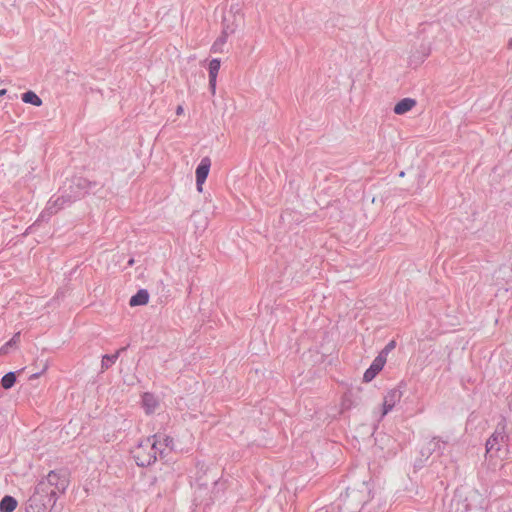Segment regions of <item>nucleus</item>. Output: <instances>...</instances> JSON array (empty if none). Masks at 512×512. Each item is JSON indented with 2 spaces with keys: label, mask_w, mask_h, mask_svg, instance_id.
<instances>
[{
  "label": "nucleus",
  "mask_w": 512,
  "mask_h": 512,
  "mask_svg": "<svg viewBox=\"0 0 512 512\" xmlns=\"http://www.w3.org/2000/svg\"><path fill=\"white\" fill-rule=\"evenodd\" d=\"M211 168V160L209 157H204L201 159L199 165L196 168L195 176H196V186L197 191L201 193L203 191V185L209 175Z\"/></svg>",
  "instance_id": "obj_4"
},
{
  "label": "nucleus",
  "mask_w": 512,
  "mask_h": 512,
  "mask_svg": "<svg viewBox=\"0 0 512 512\" xmlns=\"http://www.w3.org/2000/svg\"><path fill=\"white\" fill-rule=\"evenodd\" d=\"M141 406L147 415H151L160 408V401L154 394L145 392L141 396Z\"/></svg>",
  "instance_id": "obj_5"
},
{
  "label": "nucleus",
  "mask_w": 512,
  "mask_h": 512,
  "mask_svg": "<svg viewBox=\"0 0 512 512\" xmlns=\"http://www.w3.org/2000/svg\"><path fill=\"white\" fill-rule=\"evenodd\" d=\"M58 478H59V477H58V475H57L55 472H50V473L48 474V481H49L50 483H53V481H54V480H57Z\"/></svg>",
  "instance_id": "obj_17"
},
{
  "label": "nucleus",
  "mask_w": 512,
  "mask_h": 512,
  "mask_svg": "<svg viewBox=\"0 0 512 512\" xmlns=\"http://www.w3.org/2000/svg\"><path fill=\"white\" fill-rule=\"evenodd\" d=\"M386 364V353H379L375 357L370 367L363 374V382H371L382 371Z\"/></svg>",
  "instance_id": "obj_3"
},
{
  "label": "nucleus",
  "mask_w": 512,
  "mask_h": 512,
  "mask_svg": "<svg viewBox=\"0 0 512 512\" xmlns=\"http://www.w3.org/2000/svg\"><path fill=\"white\" fill-rule=\"evenodd\" d=\"M16 382V375L14 372L5 374L1 379V385L4 389H10Z\"/></svg>",
  "instance_id": "obj_13"
},
{
  "label": "nucleus",
  "mask_w": 512,
  "mask_h": 512,
  "mask_svg": "<svg viewBox=\"0 0 512 512\" xmlns=\"http://www.w3.org/2000/svg\"><path fill=\"white\" fill-rule=\"evenodd\" d=\"M244 24V15L240 12L229 11L223 18V31L221 37L213 44V49L225 44L229 35L234 34Z\"/></svg>",
  "instance_id": "obj_2"
},
{
  "label": "nucleus",
  "mask_w": 512,
  "mask_h": 512,
  "mask_svg": "<svg viewBox=\"0 0 512 512\" xmlns=\"http://www.w3.org/2000/svg\"><path fill=\"white\" fill-rule=\"evenodd\" d=\"M6 94V89L0 90V97L4 96Z\"/></svg>",
  "instance_id": "obj_20"
},
{
  "label": "nucleus",
  "mask_w": 512,
  "mask_h": 512,
  "mask_svg": "<svg viewBox=\"0 0 512 512\" xmlns=\"http://www.w3.org/2000/svg\"><path fill=\"white\" fill-rule=\"evenodd\" d=\"M149 301V294L146 290H139L135 295H133L129 300V305L131 307L145 305Z\"/></svg>",
  "instance_id": "obj_8"
},
{
  "label": "nucleus",
  "mask_w": 512,
  "mask_h": 512,
  "mask_svg": "<svg viewBox=\"0 0 512 512\" xmlns=\"http://www.w3.org/2000/svg\"><path fill=\"white\" fill-rule=\"evenodd\" d=\"M66 486H67V484H66V480H62V483H61V490H60V491H61V492H64V491H65V489H66Z\"/></svg>",
  "instance_id": "obj_19"
},
{
  "label": "nucleus",
  "mask_w": 512,
  "mask_h": 512,
  "mask_svg": "<svg viewBox=\"0 0 512 512\" xmlns=\"http://www.w3.org/2000/svg\"><path fill=\"white\" fill-rule=\"evenodd\" d=\"M173 439L168 436L153 434L141 438L131 449L135 463L140 467H148L157 461L164 448L172 444Z\"/></svg>",
  "instance_id": "obj_1"
},
{
  "label": "nucleus",
  "mask_w": 512,
  "mask_h": 512,
  "mask_svg": "<svg viewBox=\"0 0 512 512\" xmlns=\"http://www.w3.org/2000/svg\"><path fill=\"white\" fill-rule=\"evenodd\" d=\"M17 501L12 496H5L0 502L1 512H13L17 507Z\"/></svg>",
  "instance_id": "obj_10"
},
{
  "label": "nucleus",
  "mask_w": 512,
  "mask_h": 512,
  "mask_svg": "<svg viewBox=\"0 0 512 512\" xmlns=\"http://www.w3.org/2000/svg\"><path fill=\"white\" fill-rule=\"evenodd\" d=\"M394 396L395 392H392L384 398L382 416H385L393 409L395 405Z\"/></svg>",
  "instance_id": "obj_12"
},
{
  "label": "nucleus",
  "mask_w": 512,
  "mask_h": 512,
  "mask_svg": "<svg viewBox=\"0 0 512 512\" xmlns=\"http://www.w3.org/2000/svg\"><path fill=\"white\" fill-rule=\"evenodd\" d=\"M10 348L11 346L8 342H6L3 346L0 347V356L7 354Z\"/></svg>",
  "instance_id": "obj_15"
},
{
  "label": "nucleus",
  "mask_w": 512,
  "mask_h": 512,
  "mask_svg": "<svg viewBox=\"0 0 512 512\" xmlns=\"http://www.w3.org/2000/svg\"><path fill=\"white\" fill-rule=\"evenodd\" d=\"M395 347V342L394 341H391L383 351H381L380 353H386V355L389 353L390 350H392L393 348Z\"/></svg>",
  "instance_id": "obj_16"
},
{
  "label": "nucleus",
  "mask_w": 512,
  "mask_h": 512,
  "mask_svg": "<svg viewBox=\"0 0 512 512\" xmlns=\"http://www.w3.org/2000/svg\"><path fill=\"white\" fill-rule=\"evenodd\" d=\"M508 48L512 49V38L508 41Z\"/></svg>",
  "instance_id": "obj_22"
},
{
  "label": "nucleus",
  "mask_w": 512,
  "mask_h": 512,
  "mask_svg": "<svg viewBox=\"0 0 512 512\" xmlns=\"http://www.w3.org/2000/svg\"><path fill=\"white\" fill-rule=\"evenodd\" d=\"M19 340H20V334H19V333H16V334H15V335H14V336H13V337L8 341V343H9V345H10L11 347H13V346H16V345L18 344Z\"/></svg>",
  "instance_id": "obj_14"
},
{
  "label": "nucleus",
  "mask_w": 512,
  "mask_h": 512,
  "mask_svg": "<svg viewBox=\"0 0 512 512\" xmlns=\"http://www.w3.org/2000/svg\"><path fill=\"white\" fill-rule=\"evenodd\" d=\"M105 360H111V358H109L108 356H104L103 361H102L103 365H105Z\"/></svg>",
  "instance_id": "obj_21"
},
{
  "label": "nucleus",
  "mask_w": 512,
  "mask_h": 512,
  "mask_svg": "<svg viewBox=\"0 0 512 512\" xmlns=\"http://www.w3.org/2000/svg\"><path fill=\"white\" fill-rule=\"evenodd\" d=\"M503 436L499 433H493L486 441V453L490 454L496 450H499V444L502 441Z\"/></svg>",
  "instance_id": "obj_9"
},
{
  "label": "nucleus",
  "mask_w": 512,
  "mask_h": 512,
  "mask_svg": "<svg viewBox=\"0 0 512 512\" xmlns=\"http://www.w3.org/2000/svg\"><path fill=\"white\" fill-rule=\"evenodd\" d=\"M220 66H221V62L219 59H212L209 62V66H208L209 86H210L212 94H215V92H216L217 76H218V72L220 70Z\"/></svg>",
  "instance_id": "obj_6"
},
{
  "label": "nucleus",
  "mask_w": 512,
  "mask_h": 512,
  "mask_svg": "<svg viewBox=\"0 0 512 512\" xmlns=\"http://www.w3.org/2000/svg\"><path fill=\"white\" fill-rule=\"evenodd\" d=\"M176 114H177L178 116H180V115H183V114H184V108H183V106H182V105H179V106L176 108Z\"/></svg>",
  "instance_id": "obj_18"
},
{
  "label": "nucleus",
  "mask_w": 512,
  "mask_h": 512,
  "mask_svg": "<svg viewBox=\"0 0 512 512\" xmlns=\"http://www.w3.org/2000/svg\"><path fill=\"white\" fill-rule=\"evenodd\" d=\"M22 101L25 103L32 104L34 106L42 105V100L40 99V97L32 91H28L22 94Z\"/></svg>",
  "instance_id": "obj_11"
},
{
  "label": "nucleus",
  "mask_w": 512,
  "mask_h": 512,
  "mask_svg": "<svg viewBox=\"0 0 512 512\" xmlns=\"http://www.w3.org/2000/svg\"><path fill=\"white\" fill-rule=\"evenodd\" d=\"M416 105V101L412 98H404L394 106V113L403 115L412 110Z\"/></svg>",
  "instance_id": "obj_7"
}]
</instances>
